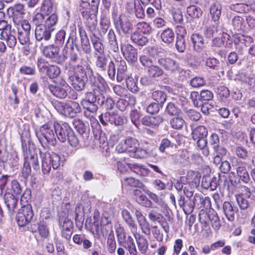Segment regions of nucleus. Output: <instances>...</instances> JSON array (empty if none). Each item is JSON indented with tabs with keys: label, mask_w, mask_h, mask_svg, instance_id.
<instances>
[{
	"label": "nucleus",
	"mask_w": 255,
	"mask_h": 255,
	"mask_svg": "<svg viewBox=\"0 0 255 255\" xmlns=\"http://www.w3.org/2000/svg\"><path fill=\"white\" fill-rule=\"evenodd\" d=\"M60 71V69L58 66L50 65L46 70V74L50 79H54L59 75Z\"/></svg>",
	"instance_id": "obj_39"
},
{
	"label": "nucleus",
	"mask_w": 255,
	"mask_h": 255,
	"mask_svg": "<svg viewBox=\"0 0 255 255\" xmlns=\"http://www.w3.org/2000/svg\"><path fill=\"white\" fill-rule=\"evenodd\" d=\"M36 64L39 72H44L45 70H47L50 65L48 61L42 57L37 59Z\"/></svg>",
	"instance_id": "obj_59"
},
{
	"label": "nucleus",
	"mask_w": 255,
	"mask_h": 255,
	"mask_svg": "<svg viewBox=\"0 0 255 255\" xmlns=\"http://www.w3.org/2000/svg\"><path fill=\"white\" fill-rule=\"evenodd\" d=\"M148 155L151 156H155L156 155V153L155 151L152 150L149 154L146 150L139 148L138 146L136 151H134L132 154L130 155V156L134 158H142L146 157Z\"/></svg>",
	"instance_id": "obj_35"
},
{
	"label": "nucleus",
	"mask_w": 255,
	"mask_h": 255,
	"mask_svg": "<svg viewBox=\"0 0 255 255\" xmlns=\"http://www.w3.org/2000/svg\"><path fill=\"white\" fill-rule=\"evenodd\" d=\"M208 130L204 126H199L192 128L191 136L194 140H196L197 146L203 147L206 145Z\"/></svg>",
	"instance_id": "obj_7"
},
{
	"label": "nucleus",
	"mask_w": 255,
	"mask_h": 255,
	"mask_svg": "<svg viewBox=\"0 0 255 255\" xmlns=\"http://www.w3.org/2000/svg\"><path fill=\"white\" fill-rule=\"evenodd\" d=\"M59 225L62 230H73V222L68 218L60 219L59 220Z\"/></svg>",
	"instance_id": "obj_51"
},
{
	"label": "nucleus",
	"mask_w": 255,
	"mask_h": 255,
	"mask_svg": "<svg viewBox=\"0 0 255 255\" xmlns=\"http://www.w3.org/2000/svg\"><path fill=\"white\" fill-rule=\"evenodd\" d=\"M175 46L179 52H183L186 49V41L184 37L177 36Z\"/></svg>",
	"instance_id": "obj_53"
},
{
	"label": "nucleus",
	"mask_w": 255,
	"mask_h": 255,
	"mask_svg": "<svg viewBox=\"0 0 255 255\" xmlns=\"http://www.w3.org/2000/svg\"><path fill=\"white\" fill-rule=\"evenodd\" d=\"M63 56L68 57V62L65 64L64 69L66 72H72L76 70L78 67H83L80 64H77L79 58L75 51L73 45V39L69 37L65 47L63 50Z\"/></svg>",
	"instance_id": "obj_2"
},
{
	"label": "nucleus",
	"mask_w": 255,
	"mask_h": 255,
	"mask_svg": "<svg viewBox=\"0 0 255 255\" xmlns=\"http://www.w3.org/2000/svg\"><path fill=\"white\" fill-rule=\"evenodd\" d=\"M22 148L24 156V161L28 162V164H31L33 169L37 170L39 169L38 157L36 153L32 154L29 149H27L26 144L21 140Z\"/></svg>",
	"instance_id": "obj_11"
},
{
	"label": "nucleus",
	"mask_w": 255,
	"mask_h": 255,
	"mask_svg": "<svg viewBox=\"0 0 255 255\" xmlns=\"http://www.w3.org/2000/svg\"><path fill=\"white\" fill-rule=\"evenodd\" d=\"M143 233L146 235L150 234L149 224L146 218L138 222Z\"/></svg>",
	"instance_id": "obj_62"
},
{
	"label": "nucleus",
	"mask_w": 255,
	"mask_h": 255,
	"mask_svg": "<svg viewBox=\"0 0 255 255\" xmlns=\"http://www.w3.org/2000/svg\"><path fill=\"white\" fill-rule=\"evenodd\" d=\"M17 29L18 30V39L20 43L23 45L28 44L30 42V33L19 31L18 27H17Z\"/></svg>",
	"instance_id": "obj_49"
},
{
	"label": "nucleus",
	"mask_w": 255,
	"mask_h": 255,
	"mask_svg": "<svg viewBox=\"0 0 255 255\" xmlns=\"http://www.w3.org/2000/svg\"><path fill=\"white\" fill-rule=\"evenodd\" d=\"M122 246L126 249L130 255H136L137 250L135 247L133 239L130 236H128L125 243Z\"/></svg>",
	"instance_id": "obj_28"
},
{
	"label": "nucleus",
	"mask_w": 255,
	"mask_h": 255,
	"mask_svg": "<svg viewBox=\"0 0 255 255\" xmlns=\"http://www.w3.org/2000/svg\"><path fill=\"white\" fill-rule=\"evenodd\" d=\"M36 135L39 141L42 143L44 142L54 143L56 140L53 129L49 128L47 125H44L41 127L40 131L36 133Z\"/></svg>",
	"instance_id": "obj_10"
},
{
	"label": "nucleus",
	"mask_w": 255,
	"mask_h": 255,
	"mask_svg": "<svg viewBox=\"0 0 255 255\" xmlns=\"http://www.w3.org/2000/svg\"><path fill=\"white\" fill-rule=\"evenodd\" d=\"M34 216L32 206L27 203L23 205L18 210L16 216V220L19 226L23 227L28 224L32 219Z\"/></svg>",
	"instance_id": "obj_5"
},
{
	"label": "nucleus",
	"mask_w": 255,
	"mask_h": 255,
	"mask_svg": "<svg viewBox=\"0 0 255 255\" xmlns=\"http://www.w3.org/2000/svg\"><path fill=\"white\" fill-rule=\"evenodd\" d=\"M151 97L154 101L156 102V103L159 104L162 107L166 100L167 96L164 92L156 90L152 92Z\"/></svg>",
	"instance_id": "obj_32"
},
{
	"label": "nucleus",
	"mask_w": 255,
	"mask_h": 255,
	"mask_svg": "<svg viewBox=\"0 0 255 255\" xmlns=\"http://www.w3.org/2000/svg\"><path fill=\"white\" fill-rule=\"evenodd\" d=\"M40 154L42 158V170L43 174H48L51 170V167L55 170L60 166L61 158L58 154L54 152L42 153L41 151Z\"/></svg>",
	"instance_id": "obj_4"
},
{
	"label": "nucleus",
	"mask_w": 255,
	"mask_h": 255,
	"mask_svg": "<svg viewBox=\"0 0 255 255\" xmlns=\"http://www.w3.org/2000/svg\"><path fill=\"white\" fill-rule=\"evenodd\" d=\"M171 127L176 129H180L183 127L185 124V121L179 116L172 118L170 122Z\"/></svg>",
	"instance_id": "obj_43"
},
{
	"label": "nucleus",
	"mask_w": 255,
	"mask_h": 255,
	"mask_svg": "<svg viewBox=\"0 0 255 255\" xmlns=\"http://www.w3.org/2000/svg\"><path fill=\"white\" fill-rule=\"evenodd\" d=\"M53 31L44 25L37 26L35 30L36 39L38 41L48 40L51 38Z\"/></svg>",
	"instance_id": "obj_16"
},
{
	"label": "nucleus",
	"mask_w": 255,
	"mask_h": 255,
	"mask_svg": "<svg viewBox=\"0 0 255 255\" xmlns=\"http://www.w3.org/2000/svg\"><path fill=\"white\" fill-rule=\"evenodd\" d=\"M235 153L238 157L243 159H246L249 156L248 150L243 146H237L235 149Z\"/></svg>",
	"instance_id": "obj_60"
},
{
	"label": "nucleus",
	"mask_w": 255,
	"mask_h": 255,
	"mask_svg": "<svg viewBox=\"0 0 255 255\" xmlns=\"http://www.w3.org/2000/svg\"><path fill=\"white\" fill-rule=\"evenodd\" d=\"M7 13L12 18L14 24H18L25 14L24 5L20 3L15 4L7 9Z\"/></svg>",
	"instance_id": "obj_8"
},
{
	"label": "nucleus",
	"mask_w": 255,
	"mask_h": 255,
	"mask_svg": "<svg viewBox=\"0 0 255 255\" xmlns=\"http://www.w3.org/2000/svg\"><path fill=\"white\" fill-rule=\"evenodd\" d=\"M236 173L239 181L241 180L245 183H248L250 180V175L246 166L239 165L236 168Z\"/></svg>",
	"instance_id": "obj_23"
},
{
	"label": "nucleus",
	"mask_w": 255,
	"mask_h": 255,
	"mask_svg": "<svg viewBox=\"0 0 255 255\" xmlns=\"http://www.w3.org/2000/svg\"><path fill=\"white\" fill-rule=\"evenodd\" d=\"M4 38L6 41L7 46L13 49L17 43L16 37L10 32L9 34L6 33Z\"/></svg>",
	"instance_id": "obj_64"
},
{
	"label": "nucleus",
	"mask_w": 255,
	"mask_h": 255,
	"mask_svg": "<svg viewBox=\"0 0 255 255\" xmlns=\"http://www.w3.org/2000/svg\"><path fill=\"white\" fill-rule=\"evenodd\" d=\"M165 112L171 116H178L181 113L180 109L171 102L169 103L166 106Z\"/></svg>",
	"instance_id": "obj_38"
},
{
	"label": "nucleus",
	"mask_w": 255,
	"mask_h": 255,
	"mask_svg": "<svg viewBox=\"0 0 255 255\" xmlns=\"http://www.w3.org/2000/svg\"><path fill=\"white\" fill-rule=\"evenodd\" d=\"M187 116L193 121H198L201 118V116L200 113L192 109H188L184 110Z\"/></svg>",
	"instance_id": "obj_58"
},
{
	"label": "nucleus",
	"mask_w": 255,
	"mask_h": 255,
	"mask_svg": "<svg viewBox=\"0 0 255 255\" xmlns=\"http://www.w3.org/2000/svg\"><path fill=\"white\" fill-rule=\"evenodd\" d=\"M233 40L235 45L242 48L244 46L246 47L249 45L253 41V39L251 36L240 33L235 34L233 35ZM238 48L237 47V48Z\"/></svg>",
	"instance_id": "obj_18"
},
{
	"label": "nucleus",
	"mask_w": 255,
	"mask_h": 255,
	"mask_svg": "<svg viewBox=\"0 0 255 255\" xmlns=\"http://www.w3.org/2000/svg\"><path fill=\"white\" fill-rule=\"evenodd\" d=\"M54 129L58 139L62 142L66 141L69 135L73 131L67 123L57 124L54 126Z\"/></svg>",
	"instance_id": "obj_12"
},
{
	"label": "nucleus",
	"mask_w": 255,
	"mask_h": 255,
	"mask_svg": "<svg viewBox=\"0 0 255 255\" xmlns=\"http://www.w3.org/2000/svg\"><path fill=\"white\" fill-rule=\"evenodd\" d=\"M72 124L74 128L80 134H83L86 131V126L81 120L75 119Z\"/></svg>",
	"instance_id": "obj_44"
},
{
	"label": "nucleus",
	"mask_w": 255,
	"mask_h": 255,
	"mask_svg": "<svg viewBox=\"0 0 255 255\" xmlns=\"http://www.w3.org/2000/svg\"><path fill=\"white\" fill-rule=\"evenodd\" d=\"M4 201L6 206L9 215L10 216H12L17 204V199L15 197L14 195L10 193L9 190L7 189L4 195Z\"/></svg>",
	"instance_id": "obj_14"
},
{
	"label": "nucleus",
	"mask_w": 255,
	"mask_h": 255,
	"mask_svg": "<svg viewBox=\"0 0 255 255\" xmlns=\"http://www.w3.org/2000/svg\"><path fill=\"white\" fill-rule=\"evenodd\" d=\"M109 59L104 54L98 55L96 57V65L101 70L105 71L107 65L109 64Z\"/></svg>",
	"instance_id": "obj_29"
},
{
	"label": "nucleus",
	"mask_w": 255,
	"mask_h": 255,
	"mask_svg": "<svg viewBox=\"0 0 255 255\" xmlns=\"http://www.w3.org/2000/svg\"><path fill=\"white\" fill-rule=\"evenodd\" d=\"M123 218L127 224L130 227H134L135 225L134 221L133 220L129 212L127 210H124L122 212Z\"/></svg>",
	"instance_id": "obj_63"
},
{
	"label": "nucleus",
	"mask_w": 255,
	"mask_h": 255,
	"mask_svg": "<svg viewBox=\"0 0 255 255\" xmlns=\"http://www.w3.org/2000/svg\"><path fill=\"white\" fill-rule=\"evenodd\" d=\"M135 237L139 251L141 254L145 253L148 248L147 241L145 238L139 234L135 236Z\"/></svg>",
	"instance_id": "obj_31"
},
{
	"label": "nucleus",
	"mask_w": 255,
	"mask_h": 255,
	"mask_svg": "<svg viewBox=\"0 0 255 255\" xmlns=\"http://www.w3.org/2000/svg\"><path fill=\"white\" fill-rule=\"evenodd\" d=\"M115 25L119 34L130 35L133 25L130 18L126 14H122L115 19Z\"/></svg>",
	"instance_id": "obj_6"
},
{
	"label": "nucleus",
	"mask_w": 255,
	"mask_h": 255,
	"mask_svg": "<svg viewBox=\"0 0 255 255\" xmlns=\"http://www.w3.org/2000/svg\"><path fill=\"white\" fill-rule=\"evenodd\" d=\"M81 43L83 51L86 54H90L91 52V47L86 33L82 35L80 33Z\"/></svg>",
	"instance_id": "obj_37"
},
{
	"label": "nucleus",
	"mask_w": 255,
	"mask_h": 255,
	"mask_svg": "<svg viewBox=\"0 0 255 255\" xmlns=\"http://www.w3.org/2000/svg\"><path fill=\"white\" fill-rule=\"evenodd\" d=\"M126 85L127 88L132 93H136L138 90V88L132 77H128L126 78Z\"/></svg>",
	"instance_id": "obj_57"
},
{
	"label": "nucleus",
	"mask_w": 255,
	"mask_h": 255,
	"mask_svg": "<svg viewBox=\"0 0 255 255\" xmlns=\"http://www.w3.org/2000/svg\"><path fill=\"white\" fill-rule=\"evenodd\" d=\"M59 51V48L57 46L52 44L44 47L42 52L46 58L53 62L59 63L61 61Z\"/></svg>",
	"instance_id": "obj_13"
},
{
	"label": "nucleus",
	"mask_w": 255,
	"mask_h": 255,
	"mask_svg": "<svg viewBox=\"0 0 255 255\" xmlns=\"http://www.w3.org/2000/svg\"><path fill=\"white\" fill-rule=\"evenodd\" d=\"M205 65L210 69L217 70L220 65L219 61L214 57H208L205 61Z\"/></svg>",
	"instance_id": "obj_50"
},
{
	"label": "nucleus",
	"mask_w": 255,
	"mask_h": 255,
	"mask_svg": "<svg viewBox=\"0 0 255 255\" xmlns=\"http://www.w3.org/2000/svg\"><path fill=\"white\" fill-rule=\"evenodd\" d=\"M131 41L138 45L143 46L148 42V38L137 31H134L130 34Z\"/></svg>",
	"instance_id": "obj_26"
},
{
	"label": "nucleus",
	"mask_w": 255,
	"mask_h": 255,
	"mask_svg": "<svg viewBox=\"0 0 255 255\" xmlns=\"http://www.w3.org/2000/svg\"><path fill=\"white\" fill-rule=\"evenodd\" d=\"M209 221L211 222L212 227L215 230H218L221 227V223L217 214L214 211H211Z\"/></svg>",
	"instance_id": "obj_45"
},
{
	"label": "nucleus",
	"mask_w": 255,
	"mask_h": 255,
	"mask_svg": "<svg viewBox=\"0 0 255 255\" xmlns=\"http://www.w3.org/2000/svg\"><path fill=\"white\" fill-rule=\"evenodd\" d=\"M157 63L160 66L170 74L179 73L180 79L182 80H184L186 71L180 67L179 62L175 59L167 56H160L158 57Z\"/></svg>",
	"instance_id": "obj_3"
},
{
	"label": "nucleus",
	"mask_w": 255,
	"mask_h": 255,
	"mask_svg": "<svg viewBox=\"0 0 255 255\" xmlns=\"http://www.w3.org/2000/svg\"><path fill=\"white\" fill-rule=\"evenodd\" d=\"M194 49L195 51L200 52L204 48V39L202 35L198 33L192 34L191 36Z\"/></svg>",
	"instance_id": "obj_24"
},
{
	"label": "nucleus",
	"mask_w": 255,
	"mask_h": 255,
	"mask_svg": "<svg viewBox=\"0 0 255 255\" xmlns=\"http://www.w3.org/2000/svg\"><path fill=\"white\" fill-rule=\"evenodd\" d=\"M48 89L54 96L60 99H64L67 96V89L61 86L48 84Z\"/></svg>",
	"instance_id": "obj_20"
},
{
	"label": "nucleus",
	"mask_w": 255,
	"mask_h": 255,
	"mask_svg": "<svg viewBox=\"0 0 255 255\" xmlns=\"http://www.w3.org/2000/svg\"><path fill=\"white\" fill-rule=\"evenodd\" d=\"M244 19L239 16L234 17L232 20V25L235 31H239L242 29Z\"/></svg>",
	"instance_id": "obj_48"
},
{
	"label": "nucleus",
	"mask_w": 255,
	"mask_h": 255,
	"mask_svg": "<svg viewBox=\"0 0 255 255\" xmlns=\"http://www.w3.org/2000/svg\"><path fill=\"white\" fill-rule=\"evenodd\" d=\"M240 79L242 82L245 83L249 85L255 84V76L253 74L242 73L240 76Z\"/></svg>",
	"instance_id": "obj_47"
},
{
	"label": "nucleus",
	"mask_w": 255,
	"mask_h": 255,
	"mask_svg": "<svg viewBox=\"0 0 255 255\" xmlns=\"http://www.w3.org/2000/svg\"><path fill=\"white\" fill-rule=\"evenodd\" d=\"M236 198L238 204L241 209L245 210L249 207V201L243 197V195H236Z\"/></svg>",
	"instance_id": "obj_55"
},
{
	"label": "nucleus",
	"mask_w": 255,
	"mask_h": 255,
	"mask_svg": "<svg viewBox=\"0 0 255 255\" xmlns=\"http://www.w3.org/2000/svg\"><path fill=\"white\" fill-rule=\"evenodd\" d=\"M53 105L58 112L65 116L74 118L76 116V113L68 103L56 101Z\"/></svg>",
	"instance_id": "obj_15"
},
{
	"label": "nucleus",
	"mask_w": 255,
	"mask_h": 255,
	"mask_svg": "<svg viewBox=\"0 0 255 255\" xmlns=\"http://www.w3.org/2000/svg\"><path fill=\"white\" fill-rule=\"evenodd\" d=\"M188 14L193 18H199L202 14V11L199 7L195 5L189 6L187 8Z\"/></svg>",
	"instance_id": "obj_41"
},
{
	"label": "nucleus",
	"mask_w": 255,
	"mask_h": 255,
	"mask_svg": "<svg viewBox=\"0 0 255 255\" xmlns=\"http://www.w3.org/2000/svg\"><path fill=\"white\" fill-rule=\"evenodd\" d=\"M224 215L229 221H233L235 219V214L238 209L233 207L229 202L225 201L223 205Z\"/></svg>",
	"instance_id": "obj_21"
},
{
	"label": "nucleus",
	"mask_w": 255,
	"mask_h": 255,
	"mask_svg": "<svg viewBox=\"0 0 255 255\" xmlns=\"http://www.w3.org/2000/svg\"><path fill=\"white\" fill-rule=\"evenodd\" d=\"M124 36H121L120 47L122 52L125 59L129 63H133L137 60V53L136 49L129 44H125L123 41Z\"/></svg>",
	"instance_id": "obj_9"
},
{
	"label": "nucleus",
	"mask_w": 255,
	"mask_h": 255,
	"mask_svg": "<svg viewBox=\"0 0 255 255\" xmlns=\"http://www.w3.org/2000/svg\"><path fill=\"white\" fill-rule=\"evenodd\" d=\"M125 184L131 187H135L141 189L143 185L139 180L132 177H128L124 179Z\"/></svg>",
	"instance_id": "obj_40"
},
{
	"label": "nucleus",
	"mask_w": 255,
	"mask_h": 255,
	"mask_svg": "<svg viewBox=\"0 0 255 255\" xmlns=\"http://www.w3.org/2000/svg\"><path fill=\"white\" fill-rule=\"evenodd\" d=\"M46 16L47 18L45 20L44 25L46 27L54 30V28L53 27L55 25L58 21L57 14L56 13L53 12L51 13L50 15L48 16L47 15Z\"/></svg>",
	"instance_id": "obj_36"
},
{
	"label": "nucleus",
	"mask_w": 255,
	"mask_h": 255,
	"mask_svg": "<svg viewBox=\"0 0 255 255\" xmlns=\"http://www.w3.org/2000/svg\"><path fill=\"white\" fill-rule=\"evenodd\" d=\"M200 96L199 100L204 103L212 100L213 98V94L208 90L201 91Z\"/></svg>",
	"instance_id": "obj_52"
},
{
	"label": "nucleus",
	"mask_w": 255,
	"mask_h": 255,
	"mask_svg": "<svg viewBox=\"0 0 255 255\" xmlns=\"http://www.w3.org/2000/svg\"><path fill=\"white\" fill-rule=\"evenodd\" d=\"M91 72L89 64L84 67H78L73 71L67 72L68 75V82L77 91H81L85 87L86 81L87 79V72Z\"/></svg>",
	"instance_id": "obj_1"
},
{
	"label": "nucleus",
	"mask_w": 255,
	"mask_h": 255,
	"mask_svg": "<svg viewBox=\"0 0 255 255\" xmlns=\"http://www.w3.org/2000/svg\"><path fill=\"white\" fill-rule=\"evenodd\" d=\"M175 34L173 30L170 28H167L162 31L160 34L161 40L167 44L172 43L174 40Z\"/></svg>",
	"instance_id": "obj_25"
},
{
	"label": "nucleus",
	"mask_w": 255,
	"mask_h": 255,
	"mask_svg": "<svg viewBox=\"0 0 255 255\" xmlns=\"http://www.w3.org/2000/svg\"><path fill=\"white\" fill-rule=\"evenodd\" d=\"M230 8L239 13H246L249 10V6L243 3H237L232 4Z\"/></svg>",
	"instance_id": "obj_46"
},
{
	"label": "nucleus",
	"mask_w": 255,
	"mask_h": 255,
	"mask_svg": "<svg viewBox=\"0 0 255 255\" xmlns=\"http://www.w3.org/2000/svg\"><path fill=\"white\" fill-rule=\"evenodd\" d=\"M91 72H87V76L88 75L89 76V81L90 84L95 88L97 87L100 91H102L104 89L103 84L100 82L99 78L94 75L93 70L91 68Z\"/></svg>",
	"instance_id": "obj_34"
},
{
	"label": "nucleus",
	"mask_w": 255,
	"mask_h": 255,
	"mask_svg": "<svg viewBox=\"0 0 255 255\" xmlns=\"http://www.w3.org/2000/svg\"><path fill=\"white\" fill-rule=\"evenodd\" d=\"M164 71L161 67L158 65H152L147 70V74L149 78L156 79L164 74Z\"/></svg>",
	"instance_id": "obj_22"
},
{
	"label": "nucleus",
	"mask_w": 255,
	"mask_h": 255,
	"mask_svg": "<svg viewBox=\"0 0 255 255\" xmlns=\"http://www.w3.org/2000/svg\"><path fill=\"white\" fill-rule=\"evenodd\" d=\"M81 104L85 110H88L92 113H96L98 109V103L81 102Z\"/></svg>",
	"instance_id": "obj_56"
},
{
	"label": "nucleus",
	"mask_w": 255,
	"mask_h": 255,
	"mask_svg": "<svg viewBox=\"0 0 255 255\" xmlns=\"http://www.w3.org/2000/svg\"><path fill=\"white\" fill-rule=\"evenodd\" d=\"M81 102H87L91 103H95L103 104V95L100 93V90L98 91L95 88L92 92H87L85 95V98Z\"/></svg>",
	"instance_id": "obj_17"
},
{
	"label": "nucleus",
	"mask_w": 255,
	"mask_h": 255,
	"mask_svg": "<svg viewBox=\"0 0 255 255\" xmlns=\"http://www.w3.org/2000/svg\"><path fill=\"white\" fill-rule=\"evenodd\" d=\"M116 113L106 112L104 114H101L99 117V120L103 126H107L108 124H113L114 118Z\"/></svg>",
	"instance_id": "obj_33"
},
{
	"label": "nucleus",
	"mask_w": 255,
	"mask_h": 255,
	"mask_svg": "<svg viewBox=\"0 0 255 255\" xmlns=\"http://www.w3.org/2000/svg\"><path fill=\"white\" fill-rule=\"evenodd\" d=\"M90 30L92 33L90 35V39L94 50L100 54H104V46L102 39L96 35L93 30L91 29H90Z\"/></svg>",
	"instance_id": "obj_19"
},
{
	"label": "nucleus",
	"mask_w": 255,
	"mask_h": 255,
	"mask_svg": "<svg viewBox=\"0 0 255 255\" xmlns=\"http://www.w3.org/2000/svg\"><path fill=\"white\" fill-rule=\"evenodd\" d=\"M218 32V30L215 25L206 26L204 31V34L205 37L211 38L213 37L215 33Z\"/></svg>",
	"instance_id": "obj_61"
},
{
	"label": "nucleus",
	"mask_w": 255,
	"mask_h": 255,
	"mask_svg": "<svg viewBox=\"0 0 255 255\" xmlns=\"http://www.w3.org/2000/svg\"><path fill=\"white\" fill-rule=\"evenodd\" d=\"M41 9V11L47 15L54 11L53 4L51 0H44Z\"/></svg>",
	"instance_id": "obj_42"
},
{
	"label": "nucleus",
	"mask_w": 255,
	"mask_h": 255,
	"mask_svg": "<svg viewBox=\"0 0 255 255\" xmlns=\"http://www.w3.org/2000/svg\"><path fill=\"white\" fill-rule=\"evenodd\" d=\"M137 29L143 34H149L151 32L150 25L146 22H138L136 24Z\"/></svg>",
	"instance_id": "obj_54"
},
{
	"label": "nucleus",
	"mask_w": 255,
	"mask_h": 255,
	"mask_svg": "<svg viewBox=\"0 0 255 255\" xmlns=\"http://www.w3.org/2000/svg\"><path fill=\"white\" fill-rule=\"evenodd\" d=\"M222 6L220 3L217 1L213 3L210 7V11L212 19L214 21L219 19L221 14Z\"/></svg>",
	"instance_id": "obj_27"
},
{
	"label": "nucleus",
	"mask_w": 255,
	"mask_h": 255,
	"mask_svg": "<svg viewBox=\"0 0 255 255\" xmlns=\"http://www.w3.org/2000/svg\"><path fill=\"white\" fill-rule=\"evenodd\" d=\"M125 144L127 145V151L132 155L139 146L138 141L134 138L128 137L125 139Z\"/></svg>",
	"instance_id": "obj_30"
}]
</instances>
